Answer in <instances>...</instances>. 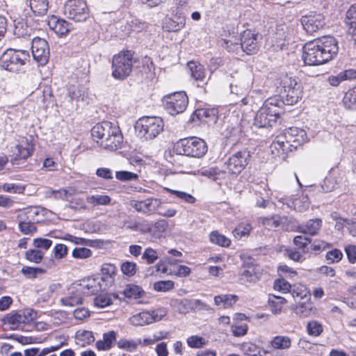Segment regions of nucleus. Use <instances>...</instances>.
Masks as SVG:
<instances>
[{
  "label": "nucleus",
  "mask_w": 356,
  "mask_h": 356,
  "mask_svg": "<svg viewBox=\"0 0 356 356\" xmlns=\"http://www.w3.org/2000/svg\"><path fill=\"white\" fill-rule=\"evenodd\" d=\"M338 51L336 38L325 36L307 42L303 47L302 58L305 65H320L333 59Z\"/></svg>",
  "instance_id": "f257e3e1"
},
{
  "label": "nucleus",
  "mask_w": 356,
  "mask_h": 356,
  "mask_svg": "<svg viewBox=\"0 0 356 356\" xmlns=\"http://www.w3.org/2000/svg\"><path fill=\"white\" fill-rule=\"evenodd\" d=\"M283 104L277 97L267 99L257 112L254 124L259 128L272 127L282 113Z\"/></svg>",
  "instance_id": "f03ea898"
},
{
  "label": "nucleus",
  "mask_w": 356,
  "mask_h": 356,
  "mask_svg": "<svg viewBox=\"0 0 356 356\" xmlns=\"http://www.w3.org/2000/svg\"><path fill=\"white\" fill-rule=\"evenodd\" d=\"M163 119L157 116H143L135 124L138 136L145 140L156 138L163 131Z\"/></svg>",
  "instance_id": "7ed1b4c3"
},
{
  "label": "nucleus",
  "mask_w": 356,
  "mask_h": 356,
  "mask_svg": "<svg viewBox=\"0 0 356 356\" xmlns=\"http://www.w3.org/2000/svg\"><path fill=\"white\" fill-rule=\"evenodd\" d=\"M29 54L27 51L8 49L0 57V67L11 72H19L23 70Z\"/></svg>",
  "instance_id": "20e7f679"
},
{
  "label": "nucleus",
  "mask_w": 356,
  "mask_h": 356,
  "mask_svg": "<svg viewBox=\"0 0 356 356\" xmlns=\"http://www.w3.org/2000/svg\"><path fill=\"white\" fill-rule=\"evenodd\" d=\"M280 99L284 104L293 105L298 103L302 97V87L296 78L288 75L282 77L280 82Z\"/></svg>",
  "instance_id": "39448f33"
},
{
  "label": "nucleus",
  "mask_w": 356,
  "mask_h": 356,
  "mask_svg": "<svg viewBox=\"0 0 356 356\" xmlns=\"http://www.w3.org/2000/svg\"><path fill=\"white\" fill-rule=\"evenodd\" d=\"M177 151L179 154L200 158L207 153V145L204 140L197 137L181 139L177 143Z\"/></svg>",
  "instance_id": "423d86ee"
},
{
  "label": "nucleus",
  "mask_w": 356,
  "mask_h": 356,
  "mask_svg": "<svg viewBox=\"0 0 356 356\" xmlns=\"http://www.w3.org/2000/svg\"><path fill=\"white\" fill-rule=\"evenodd\" d=\"M133 54L127 51L120 52L113 56L112 63V74L114 78L124 79L131 73L133 66Z\"/></svg>",
  "instance_id": "0eeeda50"
},
{
  "label": "nucleus",
  "mask_w": 356,
  "mask_h": 356,
  "mask_svg": "<svg viewBox=\"0 0 356 356\" xmlns=\"http://www.w3.org/2000/svg\"><path fill=\"white\" fill-rule=\"evenodd\" d=\"M99 285L86 284V286L78 285L70 289V294L67 296L62 298L60 302L65 306L74 307L82 304V294L92 295L95 294L99 289Z\"/></svg>",
  "instance_id": "6e6552de"
},
{
  "label": "nucleus",
  "mask_w": 356,
  "mask_h": 356,
  "mask_svg": "<svg viewBox=\"0 0 356 356\" xmlns=\"http://www.w3.org/2000/svg\"><path fill=\"white\" fill-rule=\"evenodd\" d=\"M36 312L31 309L19 312H12L7 314L2 321L4 325H8L10 330H17L22 324H29L36 318Z\"/></svg>",
  "instance_id": "1a4fd4ad"
},
{
  "label": "nucleus",
  "mask_w": 356,
  "mask_h": 356,
  "mask_svg": "<svg viewBox=\"0 0 356 356\" xmlns=\"http://www.w3.org/2000/svg\"><path fill=\"white\" fill-rule=\"evenodd\" d=\"M64 13L70 19L80 22L89 17V9L84 0H68L64 6Z\"/></svg>",
  "instance_id": "9d476101"
},
{
  "label": "nucleus",
  "mask_w": 356,
  "mask_h": 356,
  "mask_svg": "<svg viewBox=\"0 0 356 356\" xmlns=\"http://www.w3.org/2000/svg\"><path fill=\"white\" fill-rule=\"evenodd\" d=\"M188 103L186 94L184 92H177L166 95L163 98V104L166 111L176 115L183 113Z\"/></svg>",
  "instance_id": "9b49d317"
},
{
  "label": "nucleus",
  "mask_w": 356,
  "mask_h": 356,
  "mask_svg": "<svg viewBox=\"0 0 356 356\" xmlns=\"http://www.w3.org/2000/svg\"><path fill=\"white\" fill-rule=\"evenodd\" d=\"M119 127L110 122L104 121L95 125L91 129V136L95 141L102 148L106 149L110 137L116 133Z\"/></svg>",
  "instance_id": "f8f14e48"
},
{
  "label": "nucleus",
  "mask_w": 356,
  "mask_h": 356,
  "mask_svg": "<svg viewBox=\"0 0 356 356\" xmlns=\"http://www.w3.org/2000/svg\"><path fill=\"white\" fill-rule=\"evenodd\" d=\"M31 51L34 60L41 65H44L49 58V47L44 38L35 37L32 39Z\"/></svg>",
  "instance_id": "ddd939ff"
},
{
  "label": "nucleus",
  "mask_w": 356,
  "mask_h": 356,
  "mask_svg": "<svg viewBox=\"0 0 356 356\" xmlns=\"http://www.w3.org/2000/svg\"><path fill=\"white\" fill-rule=\"evenodd\" d=\"M231 93L241 97V102L243 105H248L252 102V98L245 96L250 88V81L244 76H238L234 79L229 85Z\"/></svg>",
  "instance_id": "4468645a"
},
{
  "label": "nucleus",
  "mask_w": 356,
  "mask_h": 356,
  "mask_svg": "<svg viewBox=\"0 0 356 356\" xmlns=\"http://www.w3.org/2000/svg\"><path fill=\"white\" fill-rule=\"evenodd\" d=\"M282 136L285 139L290 152L304 144L307 138L305 131L298 127H290L286 129Z\"/></svg>",
  "instance_id": "2eb2a0df"
},
{
  "label": "nucleus",
  "mask_w": 356,
  "mask_h": 356,
  "mask_svg": "<svg viewBox=\"0 0 356 356\" xmlns=\"http://www.w3.org/2000/svg\"><path fill=\"white\" fill-rule=\"evenodd\" d=\"M249 157V152L246 150L237 152L229 157L225 163V165L229 172L238 174L248 165Z\"/></svg>",
  "instance_id": "dca6fc26"
},
{
  "label": "nucleus",
  "mask_w": 356,
  "mask_h": 356,
  "mask_svg": "<svg viewBox=\"0 0 356 356\" xmlns=\"http://www.w3.org/2000/svg\"><path fill=\"white\" fill-rule=\"evenodd\" d=\"M165 315L166 312L163 309L152 312L145 311L131 317L130 322L135 326H143L151 324L154 322L159 321Z\"/></svg>",
  "instance_id": "f3484780"
},
{
  "label": "nucleus",
  "mask_w": 356,
  "mask_h": 356,
  "mask_svg": "<svg viewBox=\"0 0 356 356\" xmlns=\"http://www.w3.org/2000/svg\"><path fill=\"white\" fill-rule=\"evenodd\" d=\"M161 204V200L155 197H149L143 200H132L129 203L136 211L147 216L156 213Z\"/></svg>",
  "instance_id": "a211bd4d"
},
{
  "label": "nucleus",
  "mask_w": 356,
  "mask_h": 356,
  "mask_svg": "<svg viewBox=\"0 0 356 356\" xmlns=\"http://www.w3.org/2000/svg\"><path fill=\"white\" fill-rule=\"evenodd\" d=\"M10 152L14 157L10 160V162L14 164L18 160H26L31 156L33 152V147L26 138L23 139L20 143L12 147Z\"/></svg>",
  "instance_id": "6ab92c4d"
},
{
  "label": "nucleus",
  "mask_w": 356,
  "mask_h": 356,
  "mask_svg": "<svg viewBox=\"0 0 356 356\" xmlns=\"http://www.w3.org/2000/svg\"><path fill=\"white\" fill-rule=\"evenodd\" d=\"M218 120V110L215 108L204 107L196 109L191 117V120L210 124L215 123Z\"/></svg>",
  "instance_id": "aec40b11"
},
{
  "label": "nucleus",
  "mask_w": 356,
  "mask_h": 356,
  "mask_svg": "<svg viewBox=\"0 0 356 356\" xmlns=\"http://www.w3.org/2000/svg\"><path fill=\"white\" fill-rule=\"evenodd\" d=\"M301 23L304 29L310 34H312L325 25L324 17L321 14H314L309 16H303Z\"/></svg>",
  "instance_id": "412c9836"
},
{
  "label": "nucleus",
  "mask_w": 356,
  "mask_h": 356,
  "mask_svg": "<svg viewBox=\"0 0 356 356\" xmlns=\"http://www.w3.org/2000/svg\"><path fill=\"white\" fill-rule=\"evenodd\" d=\"M257 35L249 30L244 31L241 38V49L247 54H252L258 48Z\"/></svg>",
  "instance_id": "4be33fe9"
},
{
  "label": "nucleus",
  "mask_w": 356,
  "mask_h": 356,
  "mask_svg": "<svg viewBox=\"0 0 356 356\" xmlns=\"http://www.w3.org/2000/svg\"><path fill=\"white\" fill-rule=\"evenodd\" d=\"M117 343V333L111 330L103 334L102 339L96 342V348L98 350L108 351Z\"/></svg>",
  "instance_id": "5701e85b"
},
{
  "label": "nucleus",
  "mask_w": 356,
  "mask_h": 356,
  "mask_svg": "<svg viewBox=\"0 0 356 356\" xmlns=\"http://www.w3.org/2000/svg\"><path fill=\"white\" fill-rule=\"evenodd\" d=\"M270 150L275 156L282 158H284L287 152H290L285 139H284V137L282 136L276 137L275 140L270 145Z\"/></svg>",
  "instance_id": "b1692460"
},
{
  "label": "nucleus",
  "mask_w": 356,
  "mask_h": 356,
  "mask_svg": "<svg viewBox=\"0 0 356 356\" xmlns=\"http://www.w3.org/2000/svg\"><path fill=\"white\" fill-rule=\"evenodd\" d=\"M291 339L288 336L277 335L272 338L270 346L275 350H287L291 346Z\"/></svg>",
  "instance_id": "393cba45"
},
{
  "label": "nucleus",
  "mask_w": 356,
  "mask_h": 356,
  "mask_svg": "<svg viewBox=\"0 0 356 356\" xmlns=\"http://www.w3.org/2000/svg\"><path fill=\"white\" fill-rule=\"evenodd\" d=\"M29 6L35 16L42 17L47 13L49 2L48 0H29Z\"/></svg>",
  "instance_id": "a878e982"
},
{
  "label": "nucleus",
  "mask_w": 356,
  "mask_h": 356,
  "mask_svg": "<svg viewBox=\"0 0 356 356\" xmlns=\"http://www.w3.org/2000/svg\"><path fill=\"white\" fill-rule=\"evenodd\" d=\"M238 300V297L233 294H221L214 297L216 305L223 308H228L234 305Z\"/></svg>",
  "instance_id": "bb28decb"
},
{
  "label": "nucleus",
  "mask_w": 356,
  "mask_h": 356,
  "mask_svg": "<svg viewBox=\"0 0 356 356\" xmlns=\"http://www.w3.org/2000/svg\"><path fill=\"white\" fill-rule=\"evenodd\" d=\"M239 279L242 284L256 282L259 280L258 273L252 266L243 270L239 275Z\"/></svg>",
  "instance_id": "cd10ccee"
},
{
  "label": "nucleus",
  "mask_w": 356,
  "mask_h": 356,
  "mask_svg": "<svg viewBox=\"0 0 356 356\" xmlns=\"http://www.w3.org/2000/svg\"><path fill=\"white\" fill-rule=\"evenodd\" d=\"M321 226L322 220L321 218L310 219L302 227V232L314 236L318 234Z\"/></svg>",
  "instance_id": "c85d7f7f"
},
{
  "label": "nucleus",
  "mask_w": 356,
  "mask_h": 356,
  "mask_svg": "<svg viewBox=\"0 0 356 356\" xmlns=\"http://www.w3.org/2000/svg\"><path fill=\"white\" fill-rule=\"evenodd\" d=\"M116 133L110 137L108 143L106 144V149L111 151H114L121 148L123 143V136L120 127L117 129Z\"/></svg>",
  "instance_id": "c756f323"
},
{
  "label": "nucleus",
  "mask_w": 356,
  "mask_h": 356,
  "mask_svg": "<svg viewBox=\"0 0 356 356\" xmlns=\"http://www.w3.org/2000/svg\"><path fill=\"white\" fill-rule=\"evenodd\" d=\"M121 293L124 295V298L137 299L141 298L145 294V291L138 285L127 284Z\"/></svg>",
  "instance_id": "7c9ffc66"
},
{
  "label": "nucleus",
  "mask_w": 356,
  "mask_h": 356,
  "mask_svg": "<svg viewBox=\"0 0 356 356\" xmlns=\"http://www.w3.org/2000/svg\"><path fill=\"white\" fill-rule=\"evenodd\" d=\"M191 76L196 81H202L205 78V70L204 67L195 62L188 63Z\"/></svg>",
  "instance_id": "2f4dec72"
},
{
  "label": "nucleus",
  "mask_w": 356,
  "mask_h": 356,
  "mask_svg": "<svg viewBox=\"0 0 356 356\" xmlns=\"http://www.w3.org/2000/svg\"><path fill=\"white\" fill-rule=\"evenodd\" d=\"M145 27L146 24L144 22H140L138 19L131 18L130 20H127L124 31L129 35L134 32H140Z\"/></svg>",
  "instance_id": "473e14b6"
},
{
  "label": "nucleus",
  "mask_w": 356,
  "mask_h": 356,
  "mask_svg": "<svg viewBox=\"0 0 356 356\" xmlns=\"http://www.w3.org/2000/svg\"><path fill=\"white\" fill-rule=\"evenodd\" d=\"M117 298H118V296L114 293H102L95 298L94 304L97 307L104 308L111 305L113 303V300Z\"/></svg>",
  "instance_id": "72a5a7b5"
},
{
  "label": "nucleus",
  "mask_w": 356,
  "mask_h": 356,
  "mask_svg": "<svg viewBox=\"0 0 356 356\" xmlns=\"http://www.w3.org/2000/svg\"><path fill=\"white\" fill-rule=\"evenodd\" d=\"M343 104L347 109L356 110V86L345 93Z\"/></svg>",
  "instance_id": "f704fd0d"
},
{
  "label": "nucleus",
  "mask_w": 356,
  "mask_h": 356,
  "mask_svg": "<svg viewBox=\"0 0 356 356\" xmlns=\"http://www.w3.org/2000/svg\"><path fill=\"white\" fill-rule=\"evenodd\" d=\"M124 227L127 229L142 233H151L152 232V228L149 224L141 225V223L132 220H125L124 222Z\"/></svg>",
  "instance_id": "c9c22d12"
},
{
  "label": "nucleus",
  "mask_w": 356,
  "mask_h": 356,
  "mask_svg": "<svg viewBox=\"0 0 356 356\" xmlns=\"http://www.w3.org/2000/svg\"><path fill=\"white\" fill-rule=\"evenodd\" d=\"M111 198L106 195H88L86 197V202L93 207L104 206L110 204Z\"/></svg>",
  "instance_id": "e433bc0d"
},
{
  "label": "nucleus",
  "mask_w": 356,
  "mask_h": 356,
  "mask_svg": "<svg viewBox=\"0 0 356 356\" xmlns=\"http://www.w3.org/2000/svg\"><path fill=\"white\" fill-rule=\"evenodd\" d=\"M76 340L78 344L84 346L93 342L95 337L91 331H79L76 333Z\"/></svg>",
  "instance_id": "4c0bfd02"
},
{
  "label": "nucleus",
  "mask_w": 356,
  "mask_h": 356,
  "mask_svg": "<svg viewBox=\"0 0 356 356\" xmlns=\"http://www.w3.org/2000/svg\"><path fill=\"white\" fill-rule=\"evenodd\" d=\"M141 343V339L133 340V339H120L117 341L118 347L120 349L124 350L126 351H134L136 350L138 345Z\"/></svg>",
  "instance_id": "58836bf2"
},
{
  "label": "nucleus",
  "mask_w": 356,
  "mask_h": 356,
  "mask_svg": "<svg viewBox=\"0 0 356 356\" xmlns=\"http://www.w3.org/2000/svg\"><path fill=\"white\" fill-rule=\"evenodd\" d=\"M31 29L22 20L15 22L13 33L17 38H24L30 35Z\"/></svg>",
  "instance_id": "ea45409f"
},
{
  "label": "nucleus",
  "mask_w": 356,
  "mask_h": 356,
  "mask_svg": "<svg viewBox=\"0 0 356 356\" xmlns=\"http://www.w3.org/2000/svg\"><path fill=\"white\" fill-rule=\"evenodd\" d=\"M210 241L222 247H229L231 241L225 236L220 234L218 231H213L209 235Z\"/></svg>",
  "instance_id": "a19ab883"
},
{
  "label": "nucleus",
  "mask_w": 356,
  "mask_h": 356,
  "mask_svg": "<svg viewBox=\"0 0 356 356\" xmlns=\"http://www.w3.org/2000/svg\"><path fill=\"white\" fill-rule=\"evenodd\" d=\"M186 24L185 17L183 16H179L177 21L169 19L165 22V28L170 32H176L184 27Z\"/></svg>",
  "instance_id": "79ce46f5"
},
{
  "label": "nucleus",
  "mask_w": 356,
  "mask_h": 356,
  "mask_svg": "<svg viewBox=\"0 0 356 356\" xmlns=\"http://www.w3.org/2000/svg\"><path fill=\"white\" fill-rule=\"evenodd\" d=\"M268 301L271 311L275 314L281 312L282 305L286 302L284 298L275 295L270 296Z\"/></svg>",
  "instance_id": "37998d69"
},
{
  "label": "nucleus",
  "mask_w": 356,
  "mask_h": 356,
  "mask_svg": "<svg viewBox=\"0 0 356 356\" xmlns=\"http://www.w3.org/2000/svg\"><path fill=\"white\" fill-rule=\"evenodd\" d=\"M20 218L19 220V229L24 234H33L37 231V228L34 223L30 221H26L22 216H18Z\"/></svg>",
  "instance_id": "c03bdc74"
},
{
  "label": "nucleus",
  "mask_w": 356,
  "mask_h": 356,
  "mask_svg": "<svg viewBox=\"0 0 356 356\" xmlns=\"http://www.w3.org/2000/svg\"><path fill=\"white\" fill-rule=\"evenodd\" d=\"M261 222L268 229H275L281 225V218L278 216H274L270 218H261Z\"/></svg>",
  "instance_id": "a18cd8bd"
},
{
  "label": "nucleus",
  "mask_w": 356,
  "mask_h": 356,
  "mask_svg": "<svg viewBox=\"0 0 356 356\" xmlns=\"http://www.w3.org/2000/svg\"><path fill=\"white\" fill-rule=\"evenodd\" d=\"M222 41L223 44L222 45L229 51L234 52L241 49V39L239 40L236 37L233 36L229 40L223 39Z\"/></svg>",
  "instance_id": "49530a36"
},
{
  "label": "nucleus",
  "mask_w": 356,
  "mask_h": 356,
  "mask_svg": "<svg viewBox=\"0 0 356 356\" xmlns=\"http://www.w3.org/2000/svg\"><path fill=\"white\" fill-rule=\"evenodd\" d=\"M25 256L29 261L38 264L42 260L44 252L40 250L30 249L26 252Z\"/></svg>",
  "instance_id": "de8ad7c7"
},
{
  "label": "nucleus",
  "mask_w": 356,
  "mask_h": 356,
  "mask_svg": "<svg viewBox=\"0 0 356 356\" xmlns=\"http://www.w3.org/2000/svg\"><path fill=\"white\" fill-rule=\"evenodd\" d=\"M345 23L348 28L356 26V4L352 5L347 10Z\"/></svg>",
  "instance_id": "09e8293b"
},
{
  "label": "nucleus",
  "mask_w": 356,
  "mask_h": 356,
  "mask_svg": "<svg viewBox=\"0 0 356 356\" xmlns=\"http://www.w3.org/2000/svg\"><path fill=\"white\" fill-rule=\"evenodd\" d=\"M241 348L248 356H263L258 346L252 343H244Z\"/></svg>",
  "instance_id": "8fccbe9b"
},
{
  "label": "nucleus",
  "mask_w": 356,
  "mask_h": 356,
  "mask_svg": "<svg viewBox=\"0 0 356 356\" xmlns=\"http://www.w3.org/2000/svg\"><path fill=\"white\" fill-rule=\"evenodd\" d=\"M252 229V226L249 223L242 222L239 224L233 231L235 237L241 238L248 236Z\"/></svg>",
  "instance_id": "3c124183"
},
{
  "label": "nucleus",
  "mask_w": 356,
  "mask_h": 356,
  "mask_svg": "<svg viewBox=\"0 0 356 356\" xmlns=\"http://www.w3.org/2000/svg\"><path fill=\"white\" fill-rule=\"evenodd\" d=\"M159 258L157 252L152 248H147L142 254V259L147 264H154Z\"/></svg>",
  "instance_id": "603ef678"
},
{
  "label": "nucleus",
  "mask_w": 356,
  "mask_h": 356,
  "mask_svg": "<svg viewBox=\"0 0 356 356\" xmlns=\"http://www.w3.org/2000/svg\"><path fill=\"white\" fill-rule=\"evenodd\" d=\"M122 273L128 277L134 276L137 271V265L133 261H125L121 264Z\"/></svg>",
  "instance_id": "864d4df0"
},
{
  "label": "nucleus",
  "mask_w": 356,
  "mask_h": 356,
  "mask_svg": "<svg viewBox=\"0 0 356 356\" xmlns=\"http://www.w3.org/2000/svg\"><path fill=\"white\" fill-rule=\"evenodd\" d=\"M44 270L40 268H33L29 266H24L22 268V273L29 279L35 278L38 274L44 273Z\"/></svg>",
  "instance_id": "5fc2aeb1"
},
{
  "label": "nucleus",
  "mask_w": 356,
  "mask_h": 356,
  "mask_svg": "<svg viewBox=\"0 0 356 356\" xmlns=\"http://www.w3.org/2000/svg\"><path fill=\"white\" fill-rule=\"evenodd\" d=\"M115 177L117 179L121 181H129L133 180H137L138 175L136 173H134L129 171L122 170L117 171L115 173Z\"/></svg>",
  "instance_id": "6e6d98bb"
},
{
  "label": "nucleus",
  "mask_w": 356,
  "mask_h": 356,
  "mask_svg": "<svg viewBox=\"0 0 356 356\" xmlns=\"http://www.w3.org/2000/svg\"><path fill=\"white\" fill-rule=\"evenodd\" d=\"M307 332L309 335L319 336L323 332V326L318 321H313L309 322L307 326Z\"/></svg>",
  "instance_id": "4d7b16f0"
},
{
  "label": "nucleus",
  "mask_w": 356,
  "mask_h": 356,
  "mask_svg": "<svg viewBox=\"0 0 356 356\" xmlns=\"http://www.w3.org/2000/svg\"><path fill=\"white\" fill-rule=\"evenodd\" d=\"M168 191L170 192L171 194L175 195L179 199L184 200V202L189 203V204H193L195 203L196 199L195 197H193L192 195L187 193L184 191H179L176 190H172V189H168Z\"/></svg>",
  "instance_id": "13d9d810"
},
{
  "label": "nucleus",
  "mask_w": 356,
  "mask_h": 356,
  "mask_svg": "<svg viewBox=\"0 0 356 356\" xmlns=\"http://www.w3.org/2000/svg\"><path fill=\"white\" fill-rule=\"evenodd\" d=\"M117 268L112 264H104L102 268V273L103 275L102 280H106L109 278L113 280V277L115 275Z\"/></svg>",
  "instance_id": "bf43d9fd"
},
{
  "label": "nucleus",
  "mask_w": 356,
  "mask_h": 356,
  "mask_svg": "<svg viewBox=\"0 0 356 356\" xmlns=\"http://www.w3.org/2000/svg\"><path fill=\"white\" fill-rule=\"evenodd\" d=\"M343 257V253L339 249H333L326 254V259L329 264L339 262Z\"/></svg>",
  "instance_id": "052dcab7"
},
{
  "label": "nucleus",
  "mask_w": 356,
  "mask_h": 356,
  "mask_svg": "<svg viewBox=\"0 0 356 356\" xmlns=\"http://www.w3.org/2000/svg\"><path fill=\"white\" fill-rule=\"evenodd\" d=\"M92 255V251L86 248H76L72 251V257L76 259H86Z\"/></svg>",
  "instance_id": "680f3d73"
},
{
  "label": "nucleus",
  "mask_w": 356,
  "mask_h": 356,
  "mask_svg": "<svg viewBox=\"0 0 356 356\" xmlns=\"http://www.w3.org/2000/svg\"><path fill=\"white\" fill-rule=\"evenodd\" d=\"M200 174L202 176L207 177L213 181L218 179V176L220 175V170L218 168H210L208 169H202L200 171Z\"/></svg>",
  "instance_id": "e2e57ef3"
},
{
  "label": "nucleus",
  "mask_w": 356,
  "mask_h": 356,
  "mask_svg": "<svg viewBox=\"0 0 356 356\" xmlns=\"http://www.w3.org/2000/svg\"><path fill=\"white\" fill-rule=\"evenodd\" d=\"M174 282L172 281H159L154 283V289L157 291H168L172 289Z\"/></svg>",
  "instance_id": "0e129e2a"
},
{
  "label": "nucleus",
  "mask_w": 356,
  "mask_h": 356,
  "mask_svg": "<svg viewBox=\"0 0 356 356\" xmlns=\"http://www.w3.org/2000/svg\"><path fill=\"white\" fill-rule=\"evenodd\" d=\"M291 285L284 279L276 280L274 282V289L282 293L290 291Z\"/></svg>",
  "instance_id": "69168bd1"
},
{
  "label": "nucleus",
  "mask_w": 356,
  "mask_h": 356,
  "mask_svg": "<svg viewBox=\"0 0 356 356\" xmlns=\"http://www.w3.org/2000/svg\"><path fill=\"white\" fill-rule=\"evenodd\" d=\"M337 185V181L332 176H328L325 178L323 184H321V188L323 192L327 193L334 189Z\"/></svg>",
  "instance_id": "338daca9"
},
{
  "label": "nucleus",
  "mask_w": 356,
  "mask_h": 356,
  "mask_svg": "<svg viewBox=\"0 0 356 356\" xmlns=\"http://www.w3.org/2000/svg\"><path fill=\"white\" fill-rule=\"evenodd\" d=\"M312 310V307L310 303H301L296 307V314L302 317L309 316Z\"/></svg>",
  "instance_id": "774afa93"
}]
</instances>
